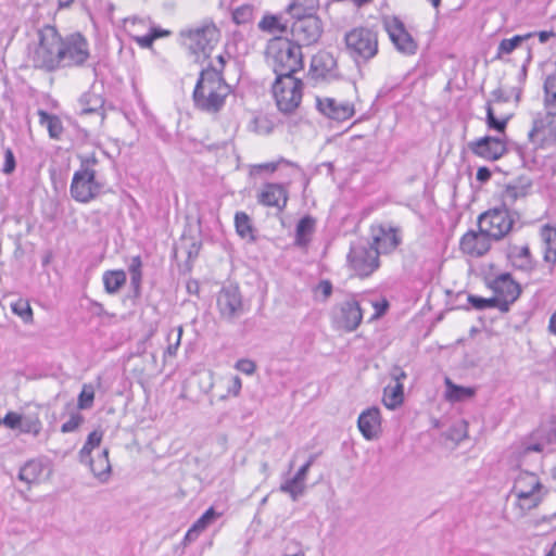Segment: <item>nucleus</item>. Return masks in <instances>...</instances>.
Instances as JSON below:
<instances>
[{"label":"nucleus","mask_w":556,"mask_h":556,"mask_svg":"<svg viewBox=\"0 0 556 556\" xmlns=\"http://www.w3.org/2000/svg\"><path fill=\"white\" fill-rule=\"evenodd\" d=\"M38 42L29 50L31 66L46 73L81 67L90 58L87 38L80 33L62 37L55 26L45 25L37 33Z\"/></svg>","instance_id":"f257e3e1"},{"label":"nucleus","mask_w":556,"mask_h":556,"mask_svg":"<svg viewBox=\"0 0 556 556\" xmlns=\"http://www.w3.org/2000/svg\"><path fill=\"white\" fill-rule=\"evenodd\" d=\"M231 88L224 76L214 71H201L192 99L194 106L205 113H218L225 105Z\"/></svg>","instance_id":"f03ea898"},{"label":"nucleus","mask_w":556,"mask_h":556,"mask_svg":"<svg viewBox=\"0 0 556 556\" xmlns=\"http://www.w3.org/2000/svg\"><path fill=\"white\" fill-rule=\"evenodd\" d=\"M267 56L276 78L294 77V74L303 68L301 48L291 40H271L267 48Z\"/></svg>","instance_id":"7ed1b4c3"},{"label":"nucleus","mask_w":556,"mask_h":556,"mask_svg":"<svg viewBox=\"0 0 556 556\" xmlns=\"http://www.w3.org/2000/svg\"><path fill=\"white\" fill-rule=\"evenodd\" d=\"M349 55L356 64L366 63L378 53V34L366 27H356L344 36Z\"/></svg>","instance_id":"20e7f679"},{"label":"nucleus","mask_w":556,"mask_h":556,"mask_svg":"<svg viewBox=\"0 0 556 556\" xmlns=\"http://www.w3.org/2000/svg\"><path fill=\"white\" fill-rule=\"evenodd\" d=\"M219 30L213 22H202L180 31L184 46L192 53H203L205 58L219 40Z\"/></svg>","instance_id":"39448f33"},{"label":"nucleus","mask_w":556,"mask_h":556,"mask_svg":"<svg viewBox=\"0 0 556 556\" xmlns=\"http://www.w3.org/2000/svg\"><path fill=\"white\" fill-rule=\"evenodd\" d=\"M517 218V212L502 205L482 213L478 218V228L494 241H500L513 230Z\"/></svg>","instance_id":"423d86ee"},{"label":"nucleus","mask_w":556,"mask_h":556,"mask_svg":"<svg viewBox=\"0 0 556 556\" xmlns=\"http://www.w3.org/2000/svg\"><path fill=\"white\" fill-rule=\"evenodd\" d=\"M271 89L280 112L290 114L299 108L303 96V83L301 79L295 77L276 78Z\"/></svg>","instance_id":"0eeeda50"},{"label":"nucleus","mask_w":556,"mask_h":556,"mask_svg":"<svg viewBox=\"0 0 556 556\" xmlns=\"http://www.w3.org/2000/svg\"><path fill=\"white\" fill-rule=\"evenodd\" d=\"M348 264L351 270L359 278L371 276L380 266L376 249L369 244H352L348 254Z\"/></svg>","instance_id":"6e6552de"},{"label":"nucleus","mask_w":556,"mask_h":556,"mask_svg":"<svg viewBox=\"0 0 556 556\" xmlns=\"http://www.w3.org/2000/svg\"><path fill=\"white\" fill-rule=\"evenodd\" d=\"M294 21L290 25L291 41L302 46L316 43L324 30L321 20L315 14L292 16Z\"/></svg>","instance_id":"1a4fd4ad"},{"label":"nucleus","mask_w":556,"mask_h":556,"mask_svg":"<svg viewBox=\"0 0 556 556\" xmlns=\"http://www.w3.org/2000/svg\"><path fill=\"white\" fill-rule=\"evenodd\" d=\"M103 185L96 179L94 169H78L74 173L70 192L79 203H89L100 195Z\"/></svg>","instance_id":"9d476101"},{"label":"nucleus","mask_w":556,"mask_h":556,"mask_svg":"<svg viewBox=\"0 0 556 556\" xmlns=\"http://www.w3.org/2000/svg\"><path fill=\"white\" fill-rule=\"evenodd\" d=\"M217 308L220 318L229 323L244 314V303L237 285L229 283L220 289L217 295Z\"/></svg>","instance_id":"9b49d317"},{"label":"nucleus","mask_w":556,"mask_h":556,"mask_svg":"<svg viewBox=\"0 0 556 556\" xmlns=\"http://www.w3.org/2000/svg\"><path fill=\"white\" fill-rule=\"evenodd\" d=\"M486 286L494 292L495 298L500 300L502 313H507L510 305L521 293L519 283L513 279L509 273H503L493 279H489Z\"/></svg>","instance_id":"f8f14e48"},{"label":"nucleus","mask_w":556,"mask_h":556,"mask_svg":"<svg viewBox=\"0 0 556 556\" xmlns=\"http://www.w3.org/2000/svg\"><path fill=\"white\" fill-rule=\"evenodd\" d=\"M383 26L399 52L406 55L416 53L418 47L417 42L406 30L404 23L399 17H386L383 20Z\"/></svg>","instance_id":"ddd939ff"},{"label":"nucleus","mask_w":556,"mask_h":556,"mask_svg":"<svg viewBox=\"0 0 556 556\" xmlns=\"http://www.w3.org/2000/svg\"><path fill=\"white\" fill-rule=\"evenodd\" d=\"M337 308L338 313L334 319L338 326L348 332L355 331L363 320V311L359 302L354 296H351L340 303Z\"/></svg>","instance_id":"4468645a"},{"label":"nucleus","mask_w":556,"mask_h":556,"mask_svg":"<svg viewBox=\"0 0 556 556\" xmlns=\"http://www.w3.org/2000/svg\"><path fill=\"white\" fill-rule=\"evenodd\" d=\"M318 111L336 122H345L355 114L354 104L349 101H338L334 98H316Z\"/></svg>","instance_id":"2eb2a0df"},{"label":"nucleus","mask_w":556,"mask_h":556,"mask_svg":"<svg viewBox=\"0 0 556 556\" xmlns=\"http://www.w3.org/2000/svg\"><path fill=\"white\" fill-rule=\"evenodd\" d=\"M469 150L488 161H496L506 153L505 142L493 136H485L468 143Z\"/></svg>","instance_id":"dca6fc26"},{"label":"nucleus","mask_w":556,"mask_h":556,"mask_svg":"<svg viewBox=\"0 0 556 556\" xmlns=\"http://www.w3.org/2000/svg\"><path fill=\"white\" fill-rule=\"evenodd\" d=\"M494 241L480 229L478 231L469 230L460 239V250L472 257H481L491 249V242Z\"/></svg>","instance_id":"f3484780"},{"label":"nucleus","mask_w":556,"mask_h":556,"mask_svg":"<svg viewBox=\"0 0 556 556\" xmlns=\"http://www.w3.org/2000/svg\"><path fill=\"white\" fill-rule=\"evenodd\" d=\"M289 192L285 185L268 182L257 193V202L264 206L276 207L279 212L287 206Z\"/></svg>","instance_id":"a211bd4d"},{"label":"nucleus","mask_w":556,"mask_h":556,"mask_svg":"<svg viewBox=\"0 0 556 556\" xmlns=\"http://www.w3.org/2000/svg\"><path fill=\"white\" fill-rule=\"evenodd\" d=\"M401 243L397 230L391 226H379L372 229V243L369 245L377 250L378 256L394 251Z\"/></svg>","instance_id":"6ab92c4d"},{"label":"nucleus","mask_w":556,"mask_h":556,"mask_svg":"<svg viewBox=\"0 0 556 556\" xmlns=\"http://www.w3.org/2000/svg\"><path fill=\"white\" fill-rule=\"evenodd\" d=\"M309 72L316 81L330 80L337 77V61L329 52H319L313 56Z\"/></svg>","instance_id":"aec40b11"},{"label":"nucleus","mask_w":556,"mask_h":556,"mask_svg":"<svg viewBox=\"0 0 556 556\" xmlns=\"http://www.w3.org/2000/svg\"><path fill=\"white\" fill-rule=\"evenodd\" d=\"M358 429L366 440H375L381 430V414L376 406L361 413L357 420Z\"/></svg>","instance_id":"412c9836"},{"label":"nucleus","mask_w":556,"mask_h":556,"mask_svg":"<svg viewBox=\"0 0 556 556\" xmlns=\"http://www.w3.org/2000/svg\"><path fill=\"white\" fill-rule=\"evenodd\" d=\"M544 489L539 477L529 471H521L516 477L510 494L516 497H525L526 494L542 492Z\"/></svg>","instance_id":"4be33fe9"},{"label":"nucleus","mask_w":556,"mask_h":556,"mask_svg":"<svg viewBox=\"0 0 556 556\" xmlns=\"http://www.w3.org/2000/svg\"><path fill=\"white\" fill-rule=\"evenodd\" d=\"M532 188V181L528 178H519L507 185L502 192V205L506 208L513 206L519 199H525Z\"/></svg>","instance_id":"5701e85b"},{"label":"nucleus","mask_w":556,"mask_h":556,"mask_svg":"<svg viewBox=\"0 0 556 556\" xmlns=\"http://www.w3.org/2000/svg\"><path fill=\"white\" fill-rule=\"evenodd\" d=\"M534 136L541 137V140H556V113L548 111L533 121L529 137L532 139Z\"/></svg>","instance_id":"b1692460"},{"label":"nucleus","mask_w":556,"mask_h":556,"mask_svg":"<svg viewBox=\"0 0 556 556\" xmlns=\"http://www.w3.org/2000/svg\"><path fill=\"white\" fill-rule=\"evenodd\" d=\"M506 255L514 267L521 270L532 269V256L527 243L522 245L509 244Z\"/></svg>","instance_id":"393cba45"},{"label":"nucleus","mask_w":556,"mask_h":556,"mask_svg":"<svg viewBox=\"0 0 556 556\" xmlns=\"http://www.w3.org/2000/svg\"><path fill=\"white\" fill-rule=\"evenodd\" d=\"M540 238L543 244V260L552 264V268L556 264V227L548 224L540 229Z\"/></svg>","instance_id":"a878e982"},{"label":"nucleus","mask_w":556,"mask_h":556,"mask_svg":"<svg viewBox=\"0 0 556 556\" xmlns=\"http://www.w3.org/2000/svg\"><path fill=\"white\" fill-rule=\"evenodd\" d=\"M79 114L91 115L96 114L100 119L104 118V99L94 92H85L78 101Z\"/></svg>","instance_id":"bb28decb"},{"label":"nucleus","mask_w":556,"mask_h":556,"mask_svg":"<svg viewBox=\"0 0 556 556\" xmlns=\"http://www.w3.org/2000/svg\"><path fill=\"white\" fill-rule=\"evenodd\" d=\"M85 463H88L90 470L93 476L101 481H106L111 472V464L109 460V451L105 448L98 453L96 457L87 458Z\"/></svg>","instance_id":"cd10ccee"},{"label":"nucleus","mask_w":556,"mask_h":556,"mask_svg":"<svg viewBox=\"0 0 556 556\" xmlns=\"http://www.w3.org/2000/svg\"><path fill=\"white\" fill-rule=\"evenodd\" d=\"M544 493H529L526 494L525 497H516L515 502V510L516 518H523L530 510L536 508L541 502L543 501Z\"/></svg>","instance_id":"c85d7f7f"},{"label":"nucleus","mask_w":556,"mask_h":556,"mask_svg":"<svg viewBox=\"0 0 556 556\" xmlns=\"http://www.w3.org/2000/svg\"><path fill=\"white\" fill-rule=\"evenodd\" d=\"M39 124L46 126L50 138L60 139L64 128L62 121L58 115L48 113L45 110H38Z\"/></svg>","instance_id":"c756f323"},{"label":"nucleus","mask_w":556,"mask_h":556,"mask_svg":"<svg viewBox=\"0 0 556 556\" xmlns=\"http://www.w3.org/2000/svg\"><path fill=\"white\" fill-rule=\"evenodd\" d=\"M45 467L40 460L31 459L28 460L21 469L18 473V479L24 481L28 485L31 483H37L40 480L41 475L43 473Z\"/></svg>","instance_id":"7c9ffc66"},{"label":"nucleus","mask_w":556,"mask_h":556,"mask_svg":"<svg viewBox=\"0 0 556 556\" xmlns=\"http://www.w3.org/2000/svg\"><path fill=\"white\" fill-rule=\"evenodd\" d=\"M316 220L309 215L302 217L295 230V243L300 247H305L309 240L311 236L315 231Z\"/></svg>","instance_id":"2f4dec72"},{"label":"nucleus","mask_w":556,"mask_h":556,"mask_svg":"<svg viewBox=\"0 0 556 556\" xmlns=\"http://www.w3.org/2000/svg\"><path fill=\"white\" fill-rule=\"evenodd\" d=\"M258 28L271 35L283 34L289 28L287 21L280 15H264L258 23Z\"/></svg>","instance_id":"473e14b6"},{"label":"nucleus","mask_w":556,"mask_h":556,"mask_svg":"<svg viewBox=\"0 0 556 556\" xmlns=\"http://www.w3.org/2000/svg\"><path fill=\"white\" fill-rule=\"evenodd\" d=\"M104 290L109 294L117 293L126 283V274L124 270H108L103 274Z\"/></svg>","instance_id":"72a5a7b5"},{"label":"nucleus","mask_w":556,"mask_h":556,"mask_svg":"<svg viewBox=\"0 0 556 556\" xmlns=\"http://www.w3.org/2000/svg\"><path fill=\"white\" fill-rule=\"evenodd\" d=\"M404 401V387L403 383H395L394 386H387L383 391L382 402L389 409H395Z\"/></svg>","instance_id":"f704fd0d"},{"label":"nucleus","mask_w":556,"mask_h":556,"mask_svg":"<svg viewBox=\"0 0 556 556\" xmlns=\"http://www.w3.org/2000/svg\"><path fill=\"white\" fill-rule=\"evenodd\" d=\"M319 7V0H293L287 8L291 16L314 14Z\"/></svg>","instance_id":"c9c22d12"},{"label":"nucleus","mask_w":556,"mask_h":556,"mask_svg":"<svg viewBox=\"0 0 556 556\" xmlns=\"http://www.w3.org/2000/svg\"><path fill=\"white\" fill-rule=\"evenodd\" d=\"M21 432L38 437L42 430V422L38 414H25L22 416Z\"/></svg>","instance_id":"e433bc0d"},{"label":"nucleus","mask_w":556,"mask_h":556,"mask_svg":"<svg viewBox=\"0 0 556 556\" xmlns=\"http://www.w3.org/2000/svg\"><path fill=\"white\" fill-rule=\"evenodd\" d=\"M446 386L447 399L452 402H460L475 394V390L472 388L453 384L448 379L446 380Z\"/></svg>","instance_id":"4c0bfd02"},{"label":"nucleus","mask_w":556,"mask_h":556,"mask_svg":"<svg viewBox=\"0 0 556 556\" xmlns=\"http://www.w3.org/2000/svg\"><path fill=\"white\" fill-rule=\"evenodd\" d=\"M531 37V34L526 36L516 35L509 39H503L497 48L496 59H502L503 55L511 53L517 47L521 45L526 39Z\"/></svg>","instance_id":"58836bf2"},{"label":"nucleus","mask_w":556,"mask_h":556,"mask_svg":"<svg viewBox=\"0 0 556 556\" xmlns=\"http://www.w3.org/2000/svg\"><path fill=\"white\" fill-rule=\"evenodd\" d=\"M468 303L477 311H483L486 308H498L501 311L500 300L495 296L485 299L482 296L469 294L467 298Z\"/></svg>","instance_id":"ea45409f"},{"label":"nucleus","mask_w":556,"mask_h":556,"mask_svg":"<svg viewBox=\"0 0 556 556\" xmlns=\"http://www.w3.org/2000/svg\"><path fill=\"white\" fill-rule=\"evenodd\" d=\"M235 226L238 235L241 238L250 237L251 239H253L252 225L248 214H245L244 212H237L235 215Z\"/></svg>","instance_id":"a19ab883"},{"label":"nucleus","mask_w":556,"mask_h":556,"mask_svg":"<svg viewBox=\"0 0 556 556\" xmlns=\"http://www.w3.org/2000/svg\"><path fill=\"white\" fill-rule=\"evenodd\" d=\"M101 440H102L101 432L92 431L91 433H89L85 445L83 446V448L79 452V457H80L81 463L86 462L87 458H89L91 451L96 446H99Z\"/></svg>","instance_id":"79ce46f5"},{"label":"nucleus","mask_w":556,"mask_h":556,"mask_svg":"<svg viewBox=\"0 0 556 556\" xmlns=\"http://www.w3.org/2000/svg\"><path fill=\"white\" fill-rule=\"evenodd\" d=\"M184 333L182 326H178L175 329H172L167 334V340L169 341V344L165 351V356H175L177 353V350L180 345L181 337Z\"/></svg>","instance_id":"37998d69"},{"label":"nucleus","mask_w":556,"mask_h":556,"mask_svg":"<svg viewBox=\"0 0 556 556\" xmlns=\"http://www.w3.org/2000/svg\"><path fill=\"white\" fill-rule=\"evenodd\" d=\"M11 307L13 313L21 317L24 323L33 321V311L26 300L20 299L12 303Z\"/></svg>","instance_id":"c03bdc74"},{"label":"nucleus","mask_w":556,"mask_h":556,"mask_svg":"<svg viewBox=\"0 0 556 556\" xmlns=\"http://www.w3.org/2000/svg\"><path fill=\"white\" fill-rule=\"evenodd\" d=\"M94 401V389L91 384H84L80 394L78 395V409L91 408Z\"/></svg>","instance_id":"a18cd8bd"},{"label":"nucleus","mask_w":556,"mask_h":556,"mask_svg":"<svg viewBox=\"0 0 556 556\" xmlns=\"http://www.w3.org/2000/svg\"><path fill=\"white\" fill-rule=\"evenodd\" d=\"M508 122V117L498 119L493 112L491 103L489 102L486 105V124L490 129H494L498 132H504L506 125Z\"/></svg>","instance_id":"49530a36"},{"label":"nucleus","mask_w":556,"mask_h":556,"mask_svg":"<svg viewBox=\"0 0 556 556\" xmlns=\"http://www.w3.org/2000/svg\"><path fill=\"white\" fill-rule=\"evenodd\" d=\"M280 491L288 493L293 501H296L304 492V484L298 482L294 478H291L280 485Z\"/></svg>","instance_id":"de8ad7c7"},{"label":"nucleus","mask_w":556,"mask_h":556,"mask_svg":"<svg viewBox=\"0 0 556 556\" xmlns=\"http://www.w3.org/2000/svg\"><path fill=\"white\" fill-rule=\"evenodd\" d=\"M332 283L328 279L320 280L319 283L313 289L315 299L320 302H326L332 294Z\"/></svg>","instance_id":"09e8293b"},{"label":"nucleus","mask_w":556,"mask_h":556,"mask_svg":"<svg viewBox=\"0 0 556 556\" xmlns=\"http://www.w3.org/2000/svg\"><path fill=\"white\" fill-rule=\"evenodd\" d=\"M253 8L251 5H241L232 12V21L238 24H247L252 21Z\"/></svg>","instance_id":"8fccbe9b"},{"label":"nucleus","mask_w":556,"mask_h":556,"mask_svg":"<svg viewBox=\"0 0 556 556\" xmlns=\"http://www.w3.org/2000/svg\"><path fill=\"white\" fill-rule=\"evenodd\" d=\"M220 515L222 514L217 513L213 507H210L193 525L203 532L214 520L220 517Z\"/></svg>","instance_id":"3c124183"},{"label":"nucleus","mask_w":556,"mask_h":556,"mask_svg":"<svg viewBox=\"0 0 556 556\" xmlns=\"http://www.w3.org/2000/svg\"><path fill=\"white\" fill-rule=\"evenodd\" d=\"M252 124L253 130L258 135H268L274 128L273 122L267 116H256Z\"/></svg>","instance_id":"603ef678"},{"label":"nucleus","mask_w":556,"mask_h":556,"mask_svg":"<svg viewBox=\"0 0 556 556\" xmlns=\"http://www.w3.org/2000/svg\"><path fill=\"white\" fill-rule=\"evenodd\" d=\"M83 422H84V416L80 413L75 412V413L71 414L70 419L62 425L61 432H63V433L74 432L79 428V426Z\"/></svg>","instance_id":"864d4df0"},{"label":"nucleus","mask_w":556,"mask_h":556,"mask_svg":"<svg viewBox=\"0 0 556 556\" xmlns=\"http://www.w3.org/2000/svg\"><path fill=\"white\" fill-rule=\"evenodd\" d=\"M535 435L540 439H543L548 444L556 443V419L553 420L552 425L548 428H540L536 431Z\"/></svg>","instance_id":"5fc2aeb1"},{"label":"nucleus","mask_w":556,"mask_h":556,"mask_svg":"<svg viewBox=\"0 0 556 556\" xmlns=\"http://www.w3.org/2000/svg\"><path fill=\"white\" fill-rule=\"evenodd\" d=\"M16 161L13 151L8 148L4 151V164L2 167V172L7 175L12 174L15 170Z\"/></svg>","instance_id":"6e6d98bb"},{"label":"nucleus","mask_w":556,"mask_h":556,"mask_svg":"<svg viewBox=\"0 0 556 556\" xmlns=\"http://www.w3.org/2000/svg\"><path fill=\"white\" fill-rule=\"evenodd\" d=\"M22 416L21 414H17L15 412H9L2 422L5 427L10 429H21V422H22Z\"/></svg>","instance_id":"4d7b16f0"},{"label":"nucleus","mask_w":556,"mask_h":556,"mask_svg":"<svg viewBox=\"0 0 556 556\" xmlns=\"http://www.w3.org/2000/svg\"><path fill=\"white\" fill-rule=\"evenodd\" d=\"M235 368L245 375H252L256 370V365L251 359L241 358L236 363Z\"/></svg>","instance_id":"13d9d810"},{"label":"nucleus","mask_w":556,"mask_h":556,"mask_svg":"<svg viewBox=\"0 0 556 556\" xmlns=\"http://www.w3.org/2000/svg\"><path fill=\"white\" fill-rule=\"evenodd\" d=\"M372 306L375 308V314L371 318L377 319L387 313L389 308V302L386 299H383L382 301L374 302Z\"/></svg>","instance_id":"bf43d9fd"},{"label":"nucleus","mask_w":556,"mask_h":556,"mask_svg":"<svg viewBox=\"0 0 556 556\" xmlns=\"http://www.w3.org/2000/svg\"><path fill=\"white\" fill-rule=\"evenodd\" d=\"M157 38H160V35H157L155 33H150V34L141 36V37H137L136 40L140 47L150 48L153 45L154 40Z\"/></svg>","instance_id":"052dcab7"},{"label":"nucleus","mask_w":556,"mask_h":556,"mask_svg":"<svg viewBox=\"0 0 556 556\" xmlns=\"http://www.w3.org/2000/svg\"><path fill=\"white\" fill-rule=\"evenodd\" d=\"M226 65V58L223 54H219L217 56V65H208L206 68H203L202 71H214L217 72L219 76H224L223 72Z\"/></svg>","instance_id":"680f3d73"},{"label":"nucleus","mask_w":556,"mask_h":556,"mask_svg":"<svg viewBox=\"0 0 556 556\" xmlns=\"http://www.w3.org/2000/svg\"><path fill=\"white\" fill-rule=\"evenodd\" d=\"M201 533L202 532L194 525H192L185 534L184 544L187 545L194 542Z\"/></svg>","instance_id":"e2e57ef3"},{"label":"nucleus","mask_w":556,"mask_h":556,"mask_svg":"<svg viewBox=\"0 0 556 556\" xmlns=\"http://www.w3.org/2000/svg\"><path fill=\"white\" fill-rule=\"evenodd\" d=\"M390 377L395 383H402L401 381L405 379L407 375L400 366H393L390 370Z\"/></svg>","instance_id":"0e129e2a"},{"label":"nucleus","mask_w":556,"mask_h":556,"mask_svg":"<svg viewBox=\"0 0 556 556\" xmlns=\"http://www.w3.org/2000/svg\"><path fill=\"white\" fill-rule=\"evenodd\" d=\"M241 388H242V381H241L240 377L235 376L231 379L230 384L228 387V393H231L232 395L237 396V395H239Z\"/></svg>","instance_id":"69168bd1"},{"label":"nucleus","mask_w":556,"mask_h":556,"mask_svg":"<svg viewBox=\"0 0 556 556\" xmlns=\"http://www.w3.org/2000/svg\"><path fill=\"white\" fill-rule=\"evenodd\" d=\"M98 163L97 157L92 154L89 156H85L81 159V164L79 169H93L92 166H94Z\"/></svg>","instance_id":"338daca9"},{"label":"nucleus","mask_w":556,"mask_h":556,"mask_svg":"<svg viewBox=\"0 0 556 556\" xmlns=\"http://www.w3.org/2000/svg\"><path fill=\"white\" fill-rule=\"evenodd\" d=\"M491 170L488 167H479L476 178L480 182H486L491 178Z\"/></svg>","instance_id":"774afa93"}]
</instances>
